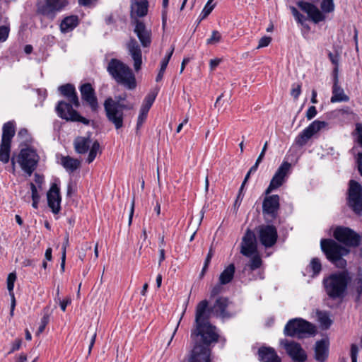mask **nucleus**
<instances>
[{"label": "nucleus", "mask_w": 362, "mask_h": 362, "mask_svg": "<svg viewBox=\"0 0 362 362\" xmlns=\"http://www.w3.org/2000/svg\"><path fill=\"white\" fill-rule=\"evenodd\" d=\"M206 300L200 301L195 311L194 328L191 337L195 342L186 362H211V349L209 346L218 341L216 327L209 322L210 311Z\"/></svg>", "instance_id": "1"}, {"label": "nucleus", "mask_w": 362, "mask_h": 362, "mask_svg": "<svg viewBox=\"0 0 362 362\" xmlns=\"http://www.w3.org/2000/svg\"><path fill=\"white\" fill-rule=\"evenodd\" d=\"M351 280V277L346 270L331 274L323 279L327 295L333 300L343 299L346 295Z\"/></svg>", "instance_id": "2"}, {"label": "nucleus", "mask_w": 362, "mask_h": 362, "mask_svg": "<svg viewBox=\"0 0 362 362\" xmlns=\"http://www.w3.org/2000/svg\"><path fill=\"white\" fill-rule=\"evenodd\" d=\"M107 71L112 78L119 84L129 90L136 86L135 76L130 67L117 59H112L107 64Z\"/></svg>", "instance_id": "3"}, {"label": "nucleus", "mask_w": 362, "mask_h": 362, "mask_svg": "<svg viewBox=\"0 0 362 362\" xmlns=\"http://www.w3.org/2000/svg\"><path fill=\"white\" fill-rule=\"evenodd\" d=\"M320 246L327 259L338 268H345L346 261L344 257L349 253V250L340 245L332 239H322Z\"/></svg>", "instance_id": "4"}, {"label": "nucleus", "mask_w": 362, "mask_h": 362, "mask_svg": "<svg viewBox=\"0 0 362 362\" xmlns=\"http://www.w3.org/2000/svg\"><path fill=\"white\" fill-rule=\"evenodd\" d=\"M298 6L308 16V18L315 23L324 21L326 19L325 14L332 13L335 9L334 0H322L320 10L313 4L300 1Z\"/></svg>", "instance_id": "5"}, {"label": "nucleus", "mask_w": 362, "mask_h": 362, "mask_svg": "<svg viewBox=\"0 0 362 362\" xmlns=\"http://www.w3.org/2000/svg\"><path fill=\"white\" fill-rule=\"evenodd\" d=\"M133 105H124L114 101L113 98L109 97L104 102V109L106 117L109 122L114 124L116 129L123 127L124 110L133 109Z\"/></svg>", "instance_id": "6"}, {"label": "nucleus", "mask_w": 362, "mask_h": 362, "mask_svg": "<svg viewBox=\"0 0 362 362\" xmlns=\"http://www.w3.org/2000/svg\"><path fill=\"white\" fill-rule=\"evenodd\" d=\"M315 327L302 318L290 320L286 325L284 333L286 336L303 338L315 334Z\"/></svg>", "instance_id": "7"}, {"label": "nucleus", "mask_w": 362, "mask_h": 362, "mask_svg": "<svg viewBox=\"0 0 362 362\" xmlns=\"http://www.w3.org/2000/svg\"><path fill=\"white\" fill-rule=\"evenodd\" d=\"M2 137L0 146V160L4 163L8 162L10 158L11 139L15 135L13 122L5 123L2 128Z\"/></svg>", "instance_id": "8"}, {"label": "nucleus", "mask_w": 362, "mask_h": 362, "mask_svg": "<svg viewBox=\"0 0 362 362\" xmlns=\"http://www.w3.org/2000/svg\"><path fill=\"white\" fill-rule=\"evenodd\" d=\"M38 160L39 157L34 150L23 148L21 151L17 161L22 170L30 176L37 167Z\"/></svg>", "instance_id": "9"}, {"label": "nucleus", "mask_w": 362, "mask_h": 362, "mask_svg": "<svg viewBox=\"0 0 362 362\" xmlns=\"http://www.w3.org/2000/svg\"><path fill=\"white\" fill-rule=\"evenodd\" d=\"M73 106L70 102L59 101L56 107L58 116L66 121L80 122L86 125L89 124L90 120L81 116L73 109Z\"/></svg>", "instance_id": "10"}, {"label": "nucleus", "mask_w": 362, "mask_h": 362, "mask_svg": "<svg viewBox=\"0 0 362 362\" xmlns=\"http://www.w3.org/2000/svg\"><path fill=\"white\" fill-rule=\"evenodd\" d=\"M68 0H45V3L38 4L37 12L53 20L57 13L68 5Z\"/></svg>", "instance_id": "11"}, {"label": "nucleus", "mask_w": 362, "mask_h": 362, "mask_svg": "<svg viewBox=\"0 0 362 362\" xmlns=\"http://www.w3.org/2000/svg\"><path fill=\"white\" fill-rule=\"evenodd\" d=\"M348 204L357 214L362 213V186L354 180H350Z\"/></svg>", "instance_id": "12"}, {"label": "nucleus", "mask_w": 362, "mask_h": 362, "mask_svg": "<svg viewBox=\"0 0 362 362\" xmlns=\"http://www.w3.org/2000/svg\"><path fill=\"white\" fill-rule=\"evenodd\" d=\"M333 235L339 242L349 247H356L360 243V236L347 227L338 226L334 230Z\"/></svg>", "instance_id": "13"}, {"label": "nucleus", "mask_w": 362, "mask_h": 362, "mask_svg": "<svg viewBox=\"0 0 362 362\" xmlns=\"http://www.w3.org/2000/svg\"><path fill=\"white\" fill-rule=\"evenodd\" d=\"M328 123L325 121L315 120L305 128L295 139L297 145L303 146L308 141L320 131L327 128Z\"/></svg>", "instance_id": "14"}, {"label": "nucleus", "mask_w": 362, "mask_h": 362, "mask_svg": "<svg viewBox=\"0 0 362 362\" xmlns=\"http://www.w3.org/2000/svg\"><path fill=\"white\" fill-rule=\"evenodd\" d=\"M291 168V163L284 161L274 175L270 184L265 191L267 194L281 187L286 180Z\"/></svg>", "instance_id": "15"}, {"label": "nucleus", "mask_w": 362, "mask_h": 362, "mask_svg": "<svg viewBox=\"0 0 362 362\" xmlns=\"http://www.w3.org/2000/svg\"><path fill=\"white\" fill-rule=\"evenodd\" d=\"M132 23L134 25V33L137 36L141 45L144 48L150 47L152 38L151 30L138 18H135Z\"/></svg>", "instance_id": "16"}, {"label": "nucleus", "mask_w": 362, "mask_h": 362, "mask_svg": "<svg viewBox=\"0 0 362 362\" xmlns=\"http://www.w3.org/2000/svg\"><path fill=\"white\" fill-rule=\"evenodd\" d=\"M258 236L260 243L265 247H270L277 240V230L274 226L262 225L258 228Z\"/></svg>", "instance_id": "17"}, {"label": "nucleus", "mask_w": 362, "mask_h": 362, "mask_svg": "<svg viewBox=\"0 0 362 362\" xmlns=\"http://www.w3.org/2000/svg\"><path fill=\"white\" fill-rule=\"evenodd\" d=\"M257 252V243L255 234L247 230L242 239L240 253L247 257Z\"/></svg>", "instance_id": "18"}, {"label": "nucleus", "mask_w": 362, "mask_h": 362, "mask_svg": "<svg viewBox=\"0 0 362 362\" xmlns=\"http://www.w3.org/2000/svg\"><path fill=\"white\" fill-rule=\"evenodd\" d=\"M126 48L128 54L134 62V70L138 71L141 69L142 64V52L140 45L135 38L130 37L126 43Z\"/></svg>", "instance_id": "19"}, {"label": "nucleus", "mask_w": 362, "mask_h": 362, "mask_svg": "<svg viewBox=\"0 0 362 362\" xmlns=\"http://www.w3.org/2000/svg\"><path fill=\"white\" fill-rule=\"evenodd\" d=\"M280 345L285 349L286 352L292 358V360L303 358L307 356L300 344L294 341L281 339L280 341Z\"/></svg>", "instance_id": "20"}, {"label": "nucleus", "mask_w": 362, "mask_h": 362, "mask_svg": "<svg viewBox=\"0 0 362 362\" xmlns=\"http://www.w3.org/2000/svg\"><path fill=\"white\" fill-rule=\"evenodd\" d=\"M49 207L54 214L59 213L60 210L61 196L60 189L56 183H53L47 193Z\"/></svg>", "instance_id": "21"}, {"label": "nucleus", "mask_w": 362, "mask_h": 362, "mask_svg": "<svg viewBox=\"0 0 362 362\" xmlns=\"http://www.w3.org/2000/svg\"><path fill=\"white\" fill-rule=\"evenodd\" d=\"M279 209V197L276 194L267 196L264 198L262 204V211L264 214L269 216L272 218L276 217Z\"/></svg>", "instance_id": "22"}, {"label": "nucleus", "mask_w": 362, "mask_h": 362, "mask_svg": "<svg viewBox=\"0 0 362 362\" xmlns=\"http://www.w3.org/2000/svg\"><path fill=\"white\" fill-rule=\"evenodd\" d=\"M81 98L86 101L93 111L98 109V103L95 94V90L90 83L83 84L80 88Z\"/></svg>", "instance_id": "23"}, {"label": "nucleus", "mask_w": 362, "mask_h": 362, "mask_svg": "<svg viewBox=\"0 0 362 362\" xmlns=\"http://www.w3.org/2000/svg\"><path fill=\"white\" fill-rule=\"evenodd\" d=\"M334 73V83L332 86V96L331 97L330 101L332 103L347 102L349 100V97L345 94L343 88L339 85L337 68H335Z\"/></svg>", "instance_id": "24"}, {"label": "nucleus", "mask_w": 362, "mask_h": 362, "mask_svg": "<svg viewBox=\"0 0 362 362\" xmlns=\"http://www.w3.org/2000/svg\"><path fill=\"white\" fill-rule=\"evenodd\" d=\"M59 90L62 95L66 97L69 102L71 103L75 107L80 106L78 98L75 87L70 83H67L59 87Z\"/></svg>", "instance_id": "25"}, {"label": "nucleus", "mask_w": 362, "mask_h": 362, "mask_svg": "<svg viewBox=\"0 0 362 362\" xmlns=\"http://www.w3.org/2000/svg\"><path fill=\"white\" fill-rule=\"evenodd\" d=\"M148 1L146 0H135L131 5L132 22L137 17H143L147 14Z\"/></svg>", "instance_id": "26"}, {"label": "nucleus", "mask_w": 362, "mask_h": 362, "mask_svg": "<svg viewBox=\"0 0 362 362\" xmlns=\"http://www.w3.org/2000/svg\"><path fill=\"white\" fill-rule=\"evenodd\" d=\"M228 305L229 300L227 298L219 297L212 308V312L216 316L221 318L230 317V315L226 311Z\"/></svg>", "instance_id": "27"}, {"label": "nucleus", "mask_w": 362, "mask_h": 362, "mask_svg": "<svg viewBox=\"0 0 362 362\" xmlns=\"http://www.w3.org/2000/svg\"><path fill=\"white\" fill-rule=\"evenodd\" d=\"M259 358L262 362H281L276 352L271 347H262L258 351Z\"/></svg>", "instance_id": "28"}, {"label": "nucleus", "mask_w": 362, "mask_h": 362, "mask_svg": "<svg viewBox=\"0 0 362 362\" xmlns=\"http://www.w3.org/2000/svg\"><path fill=\"white\" fill-rule=\"evenodd\" d=\"M328 356V342L320 340L316 342L315 348V358L317 361L325 362Z\"/></svg>", "instance_id": "29"}, {"label": "nucleus", "mask_w": 362, "mask_h": 362, "mask_svg": "<svg viewBox=\"0 0 362 362\" xmlns=\"http://www.w3.org/2000/svg\"><path fill=\"white\" fill-rule=\"evenodd\" d=\"M92 144L89 136H78L74 142L75 151L80 154L86 153Z\"/></svg>", "instance_id": "30"}, {"label": "nucleus", "mask_w": 362, "mask_h": 362, "mask_svg": "<svg viewBox=\"0 0 362 362\" xmlns=\"http://www.w3.org/2000/svg\"><path fill=\"white\" fill-rule=\"evenodd\" d=\"M78 23V19L76 16H70L64 18L60 24V30L63 33H69L73 30Z\"/></svg>", "instance_id": "31"}, {"label": "nucleus", "mask_w": 362, "mask_h": 362, "mask_svg": "<svg viewBox=\"0 0 362 362\" xmlns=\"http://www.w3.org/2000/svg\"><path fill=\"white\" fill-rule=\"evenodd\" d=\"M60 163L66 170L69 173H72L77 170L81 164L78 159L73 158L70 156H62L61 158Z\"/></svg>", "instance_id": "32"}, {"label": "nucleus", "mask_w": 362, "mask_h": 362, "mask_svg": "<svg viewBox=\"0 0 362 362\" xmlns=\"http://www.w3.org/2000/svg\"><path fill=\"white\" fill-rule=\"evenodd\" d=\"M235 266L233 264H229L220 274L219 284L224 285L230 283L235 274Z\"/></svg>", "instance_id": "33"}, {"label": "nucleus", "mask_w": 362, "mask_h": 362, "mask_svg": "<svg viewBox=\"0 0 362 362\" xmlns=\"http://www.w3.org/2000/svg\"><path fill=\"white\" fill-rule=\"evenodd\" d=\"M317 317L319 322L320 323V325L323 328L327 329L332 324V320H330L327 313L323 311H317Z\"/></svg>", "instance_id": "34"}, {"label": "nucleus", "mask_w": 362, "mask_h": 362, "mask_svg": "<svg viewBox=\"0 0 362 362\" xmlns=\"http://www.w3.org/2000/svg\"><path fill=\"white\" fill-rule=\"evenodd\" d=\"M49 316H50V313H49L48 308H45L44 309V315L41 319L40 325L38 329L36 332L37 335H39L43 332V331L45 329V327L47 326V325L48 324V322L49 321Z\"/></svg>", "instance_id": "35"}, {"label": "nucleus", "mask_w": 362, "mask_h": 362, "mask_svg": "<svg viewBox=\"0 0 362 362\" xmlns=\"http://www.w3.org/2000/svg\"><path fill=\"white\" fill-rule=\"evenodd\" d=\"M100 150V144L98 141H95L91 146V148L90 149V152L88 153V156L87 158V162L88 163H90L93 161L95 158L96 157L97 153H98Z\"/></svg>", "instance_id": "36"}, {"label": "nucleus", "mask_w": 362, "mask_h": 362, "mask_svg": "<svg viewBox=\"0 0 362 362\" xmlns=\"http://www.w3.org/2000/svg\"><path fill=\"white\" fill-rule=\"evenodd\" d=\"M252 259L250 260V262L249 264V267L251 270H255L258 268H259L262 265V259L260 256L259 255L258 252L255 253V255H252Z\"/></svg>", "instance_id": "37"}, {"label": "nucleus", "mask_w": 362, "mask_h": 362, "mask_svg": "<svg viewBox=\"0 0 362 362\" xmlns=\"http://www.w3.org/2000/svg\"><path fill=\"white\" fill-rule=\"evenodd\" d=\"M356 290L358 296H362V270L358 269L357 276L354 280Z\"/></svg>", "instance_id": "38"}, {"label": "nucleus", "mask_w": 362, "mask_h": 362, "mask_svg": "<svg viewBox=\"0 0 362 362\" xmlns=\"http://www.w3.org/2000/svg\"><path fill=\"white\" fill-rule=\"evenodd\" d=\"M156 97V93H151L148 94L144 100L142 107L150 110Z\"/></svg>", "instance_id": "39"}, {"label": "nucleus", "mask_w": 362, "mask_h": 362, "mask_svg": "<svg viewBox=\"0 0 362 362\" xmlns=\"http://www.w3.org/2000/svg\"><path fill=\"white\" fill-rule=\"evenodd\" d=\"M30 189L32 192V199H33V207L35 209L37 208L40 196L37 193V188L33 183H30Z\"/></svg>", "instance_id": "40"}, {"label": "nucleus", "mask_w": 362, "mask_h": 362, "mask_svg": "<svg viewBox=\"0 0 362 362\" xmlns=\"http://www.w3.org/2000/svg\"><path fill=\"white\" fill-rule=\"evenodd\" d=\"M148 111L149 110L141 107L136 124L137 129H139L146 120Z\"/></svg>", "instance_id": "41"}, {"label": "nucleus", "mask_w": 362, "mask_h": 362, "mask_svg": "<svg viewBox=\"0 0 362 362\" xmlns=\"http://www.w3.org/2000/svg\"><path fill=\"white\" fill-rule=\"evenodd\" d=\"M310 267L314 274H318L322 269V265L318 258H313L310 264Z\"/></svg>", "instance_id": "42"}, {"label": "nucleus", "mask_w": 362, "mask_h": 362, "mask_svg": "<svg viewBox=\"0 0 362 362\" xmlns=\"http://www.w3.org/2000/svg\"><path fill=\"white\" fill-rule=\"evenodd\" d=\"M291 11L296 21L303 25L306 20L305 17L293 6L291 7Z\"/></svg>", "instance_id": "43"}, {"label": "nucleus", "mask_w": 362, "mask_h": 362, "mask_svg": "<svg viewBox=\"0 0 362 362\" xmlns=\"http://www.w3.org/2000/svg\"><path fill=\"white\" fill-rule=\"evenodd\" d=\"M16 280V275L15 273H10L7 277V288L10 293H13L14 283Z\"/></svg>", "instance_id": "44"}, {"label": "nucleus", "mask_w": 362, "mask_h": 362, "mask_svg": "<svg viewBox=\"0 0 362 362\" xmlns=\"http://www.w3.org/2000/svg\"><path fill=\"white\" fill-rule=\"evenodd\" d=\"M221 39V35L220 34V33L217 30H214L212 32L211 37L207 39L206 44L207 45L216 44V43L220 42Z\"/></svg>", "instance_id": "45"}, {"label": "nucleus", "mask_w": 362, "mask_h": 362, "mask_svg": "<svg viewBox=\"0 0 362 362\" xmlns=\"http://www.w3.org/2000/svg\"><path fill=\"white\" fill-rule=\"evenodd\" d=\"M214 8V5H211V2L208 1L200 14L201 19H204V18H206L210 14V13L212 11Z\"/></svg>", "instance_id": "46"}, {"label": "nucleus", "mask_w": 362, "mask_h": 362, "mask_svg": "<svg viewBox=\"0 0 362 362\" xmlns=\"http://www.w3.org/2000/svg\"><path fill=\"white\" fill-rule=\"evenodd\" d=\"M355 134L356 136V141L362 147V124L357 123L356 124Z\"/></svg>", "instance_id": "47"}, {"label": "nucleus", "mask_w": 362, "mask_h": 362, "mask_svg": "<svg viewBox=\"0 0 362 362\" xmlns=\"http://www.w3.org/2000/svg\"><path fill=\"white\" fill-rule=\"evenodd\" d=\"M301 93V86L299 83H293L291 90V95L294 99H297Z\"/></svg>", "instance_id": "48"}, {"label": "nucleus", "mask_w": 362, "mask_h": 362, "mask_svg": "<svg viewBox=\"0 0 362 362\" xmlns=\"http://www.w3.org/2000/svg\"><path fill=\"white\" fill-rule=\"evenodd\" d=\"M10 29L8 26H0V42H4L8 37Z\"/></svg>", "instance_id": "49"}, {"label": "nucleus", "mask_w": 362, "mask_h": 362, "mask_svg": "<svg viewBox=\"0 0 362 362\" xmlns=\"http://www.w3.org/2000/svg\"><path fill=\"white\" fill-rule=\"evenodd\" d=\"M174 51V48L173 47L170 51L167 54V55L164 57V59L161 62V66L160 69L162 71H165L166 69V67L168 66V64L169 62V60L173 55Z\"/></svg>", "instance_id": "50"}, {"label": "nucleus", "mask_w": 362, "mask_h": 362, "mask_svg": "<svg viewBox=\"0 0 362 362\" xmlns=\"http://www.w3.org/2000/svg\"><path fill=\"white\" fill-rule=\"evenodd\" d=\"M358 354V347L356 344H352L351 346L350 356L351 362H357Z\"/></svg>", "instance_id": "51"}, {"label": "nucleus", "mask_w": 362, "mask_h": 362, "mask_svg": "<svg viewBox=\"0 0 362 362\" xmlns=\"http://www.w3.org/2000/svg\"><path fill=\"white\" fill-rule=\"evenodd\" d=\"M90 331H91V333L90 335V344L88 346V354H90L91 352V350L93 347V345L95 341L96 336H97L96 331L95 329H92V330H90Z\"/></svg>", "instance_id": "52"}, {"label": "nucleus", "mask_w": 362, "mask_h": 362, "mask_svg": "<svg viewBox=\"0 0 362 362\" xmlns=\"http://www.w3.org/2000/svg\"><path fill=\"white\" fill-rule=\"evenodd\" d=\"M272 41V38L270 37L264 36L262 37L259 41L257 48L264 47L269 45Z\"/></svg>", "instance_id": "53"}, {"label": "nucleus", "mask_w": 362, "mask_h": 362, "mask_svg": "<svg viewBox=\"0 0 362 362\" xmlns=\"http://www.w3.org/2000/svg\"><path fill=\"white\" fill-rule=\"evenodd\" d=\"M317 110L315 106H310L306 112V117L308 120L312 119L317 115Z\"/></svg>", "instance_id": "54"}, {"label": "nucleus", "mask_w": 362, "mask_h": 362, "mask_svg": "<svg viewBox=\"0 0 362 362\" xmlns=\"http://www.w3.org/2000/svg\"><path fill=\"white\" fill-rule=\"evenodd\" d=\"M243 199V190H242V189H240L239 192H238V194L237 198L234 203L235 208H236V207L238 208L240 206Z\"/></svg>", "instance_id": "55"}, {"label": "nucleus", "mask_w": 362, "mask_h": 362, "mask_svg": "<svg viewBox=\"0 0 362 362\" xmlns=\"http://www.w3.org/2000/svg\"><path fill=\"white\" fill-rule=\"evenodd\" d=\"M98 0H78V4L84 6H94Z\"/></svg>", "instance_id": "56"}, {"label": "nucleus", "mask_w": 362, "mask_h": 362, "mask_svg": "<svg viewBox=\"0 0 362 362\" xmlns=\"http://www.w3.org/2000/svg\"><path fill=\"white\" fill-rule=\"evenodd\" d=\"M222 291V287L221 284L216 285L211 291V296L214 297L219 294Z\"/></svg>", "instance_id": "57"}, {"label": "nucleus", "mask_w": 362, "mask_h": 362, "mask_svg": "<svg viewBox=\"0 0 362 362\" xmlns=\"http://www.w3.org/2000/svg\"><path fill=\"white\" fill-rule=\"evenodd\" d=\"M71 302V300L69 297L65 298L64 300L62 301H59V305H60V308L62 309V311H65L66 310V306L70 304Z\"/></svg>", "instance_id": "58"}, {"label": "nucleus", "mask_w": 362, "mask_h": 362, "mask_svg": "<svg viewBox=\"0 0 362 362\" xmlns=\"http://www.w3.org/2000/svg\"><path fill=\"white\" fill-rule=\"evenodd\" d=\"M22 340L18 339H16L12 344V348L10 352H13L15 351L18 350L21 346Z\"/></svg>", "instance_id": "59"}, {"label": "nucleus", "mask_w": 362, "mask_h": 362, "mask_svg": "<svg viewBox=\"0 0 362 362\" xmlns=\"http://www.w3.org/2000/svg\"><path fill=\"white\" fill-rule=\"evenodd\" d=\"M357 165L358 171L362 176V153H358L357 154Z\"/></svg>", "instance_id": "60"}, {"label": "nucleus", "mask_w": 362, "mask_h": 362, "mask_svg": "<svg viewBox=\"0 0 362 362\" xmlns=\"http://www.w3.org/2000/svg\"><path fill=\"white\" fill-rule=\"evenodd\" d=\"M9 294H10V296L11 297L10 315L11 316H13V315L14 309H15V306H16V299H15V296H14V293H10Z\"/></svg>", "instance_id": "61"}, {"label": "nucleus", "mask_w": 362, "mask_h": 362, "mask_svg": "<svg viewBox=\"0 0 362 362\" xmlns=\"http://www.w3.org/2000/svg\"><path fill=\"white\" fill-rule=\"evenodd\" d=\"M267 149V141L265 142V144L262 149V151L257 158V162H262L263 158L264 157L265 152H266Z\"/></svg>", "instance_id": "62"}, {"label": "nucleus", "mask_w": 362, "mask_h": 362, "mask_svg": "<svg viewBox=\"0 0 362 362\" xmlns=\"http://www.w3.org/2000/svg\"><path fill=\"white\" fill-rule=\"evenodd\" d=\"M211 257H212V252H211V250H210L207 255L206 259H205V263H204V266L202 269V272H204L205 271V269L207 268L208 264L211 261Z\"/></svg>", "instance_id": "63"}, {"label": "nucleus", "mask_w": 362, "mask_h": 362, "mask_svg": "<svg viewBox=\"0 0 362 362\" xmlns=\"http://www.w3.org/2000/svg\"><path fill=\"white\" fill-rule=\"evenodd\" d=\"M221 62L220 59H214L210 61V68L214 70Z\"/></svg>", "instance_id": "64"}]
</instances>
